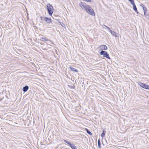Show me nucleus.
I'll use <instances>...</instances> for the list:
<instances>
[{
    "mask_svg": "<svg viewBox=\"0 0 149 149\" xmlns=\"http://www.w3.org/2000/svg\"><path fill=\"white\" fill-rule=\"evenodd\" d=\"M85 10L88 13L91 15L93 16L95 15V12L88 5Z\"/></svg>",
    "mask_w": 149,
    "mask_h": 149,
    "instance_id": "1",
    "label": "nucleus"
},
{
    "mask_svg": "<svg viewBox=\"0 0 149 149\" xmlns=\"http://www.w3.org/2000/svg\"><path fill=\"white\" fill-rule=\"evenodd\" d=\"M64 141L66 143H67L69 145V146H70V144H71V143H70L68 141H67V140H64Z\"/></svg>",
    "mask_w": 149,
    "mask_h": 149,
    "instance_id": "18",
    "label": "nucleus"
},
{
    "mask_svg": "<svg viewBox=\"0 0 149 149\" xmlns=\"http://www.w3.org/2000/svg\"><path fill=\"white\" fill-rule=\"evenodd\" d=\"M69 67L70 69L72 71H73V72H78V70H77L75 68L72 67L71 66H70Z\"/></svg>",
    "mask_w": 149,
    "mask_h": 149,
    "instance_id": "10",
    "label": "nucleus"
},
{
    "mask_svg": "<svg viewBox=\"0 0 149 149\" xmlns=\"http://www.w3.org/2000/svg\"><path fill=\"white\" fill-rule=\"evenodd\" d=\"M141 6L142 7L143 10L144 15L145 17H146L147 15L146 14V13L147 11V8H146V7L144 6L143 5V4L141 5Z\"/></svg>",
    "mask_w": 149,
    "mask_h": 149,
    "instance_id": "6",
    "label": "nucleus"
},
{
    "mask_svg": "<svg viewBox=\"0 0 149 149\" xmlns=\"http://www.w3.org/2000/svg\"><path fill=\"white\" fill-rule=\"evenodd\" d=\"M100 141L99 140L98 141V146L99 148H100Z\"/></svg>",
    "mask_w": 149,
    "mask_h": 149,
    "instance_id": "19",
    "label": "nucleus"
},
{
    "mask_svg": "<svg viewBox=\"0 0 149 149\" xmlns=\"http://www.w3.org/2000/svg\"><path fill=\"white\" fill-rule=\"evenodd\" d=\"M62 26L63 27H65V25L64 24H63V25H62Z\"/></svg>",
    "mask_w": 149,
    "mask_h": 149,
    "instance_id": "21",
    "label": "nucleus"
},
{
    "mask_svg": "<svg viewBox=\"0 0 149 149\" xmlns=\"http://www.w3.org/2000/svg\"><path fill=\"white\" fill-rule=\"evenodd\" d=\"M110 32L111 34V35L114 36L116 37L118 36V33H116L114 31H112V30L110 31Z\"/></svg>",
    "mask_w": 149,
    "mask_h": 149,
    "instance_id": "8",
    "label": "nucleus"
},
{
    "mask_svg": "<svg viewBox=\"0 0 149 149\" xmlns=\"http://www.w3.org/2000/svg\"><path fill=\"white\" fill-rule=\"evenodd\" d=\"M28 86H26L23 88L22 90L23 91H24V92H26L28 90Z\"/></svg>",
    "mask_w": 149,
    "mask_h": 149,
    "instance_id": "12",
    "label": "nucleus"
},
{
    "mask_svg": "<svg viewBox=\"0 0 149 149\" xmlns=\"http://www.w3.org/2000/svg\"><path fill=\"white\" fill-rule=\"evenodd\" d=\"M70 146L71 148L72 149H77L76 147L74 144H70Z\"/></svg>",
    "mask_w": 149,
    "mask_h": 149,
    "instance_id": "14",
    "label": "nucleus"
},
{
    "mask_svg": "<svg viewBox=\"0 0 149 149\" xmlns=\"http://www.w3.org/2000/svg\"><path fill=\"white\" fill-rule=\"evenodd\" d=\"M104 131H103V132L101 136L103 138L104 136L105 133H104Z\"/></svg>",
    "mask_w": 149,
    "mask_h": 149,
    "instance_id": "17",
    "label": "nucleus"
},
{
    "mask_svg": "<svg viewBox=\"0 0 149 149\" xmlns=\"http://www.w3.org/2000/svg\"><path fill=\"white\" fill-rule=\"evenodd\" d=\"M132 4L133 6V9L136 12H137V13H138V12H137V10L136 7L135 6V3H134Z\"/></svg>",
    "mask_w": 149,
    "mask_h": 149,
    "instance_id": "11",
    "label": "nucleus"
},
{
    "mask_svg": "<svg viewBox=\"0 0 149 149\" xmlns=\"http://www.w3.org/2000/svg\"><path fill=\"white\" fill-rule=\"evenodd\" d=\"M132 4L134 3V0H128Z\"/></svg>",
    "mask_w": 149,
    "mask_h": 149,
    "instance_id": "20",
    "label": "nucleus"
},
{
    "mask_svg": "<svg viewBox=\"0 0 149 149\" xmlns=\"http://www.w3.org/2000/svg\"><path fill=\"white\" fill-rule=\"evenodd\" d=\"M47 8L49 14L50 15H52L53 12V6L49 4H47Z\"/></svg>",
    "mask_w": 149,
    "mask_h": 149,
    "instance_id": "2",
    "label": "nucleus"
},
{
    "mask_svg": "<svg viewBox=\"0 0 149 149\" xmlns=\"http://www.w3.org/2000/svg\"><path fill=\"white\" fill-rule=\"evenodd\" d=\"M100 47L102 50H106L107 49V47L105 45H101Z\"/></svg>",
    "mask_w": 149,
    "mask_h": 149,
    "instance_id": "7",
    "label": "nucleus"
},
{
    "mask_svg": "<svg viewBox=\"0 0 149 149\" xmlns=\"http://www.w3.org/2000/svg\"><path fill=\"white\" fill-rule=\"evenodd\" d=\"M100 54L103 55L104 57H106L109 59H110V58L109 56V54L105 51H102L100 52Z\"/></svg>",
    "mask_w": 149,
    "mask_h": 149,
    "instance_id": "3",
    "label": "nucleus"
},
{
    "mask_svg": "<svg viewBox=\"0 0 149 149\" xmlns=\"http://www.w3.org/2000/svg\"><path fill=\"white\" fill-rule=\"evenodd\" d=\"M85 130H86V132H87V133L88 134H89V135H92V133L90 132L86 128Z\"/></svg>",
    "mask_w": 149,
    "mask_h": 149,
    "instance_id": "15",
    "label": "nucleus"
},
{
    "mask_svg": "<svg viewBox=\"0 0 149 149\" xmlns=\"http://www.w3.org/2000/svg\"><path fill=\"white\" fill-rule=\"evenodd\" d=\"M104 26H105L106 28V29L107 30H108L109 31V32L110 31H111V30L109 28V27H108L107 26H106V25H104Z\"/></svg>",
    "mask_w": 149,
    "mask_h": 149,
    "instance_id": "16",
    "label": "nucleus"
},
{
    "mask_svg": "<svg viewBox=\"0 0 149 149\" xmlns=\"http://www.w3.org/2000/svg\"><path fill=\"white\" fill-rule=\"evenodd\" d=\"M79 5L82 9H83V8H84L85 10L88 6V5H86L85 3L83 2L79 3Z\"/></svg>",
    "mask_w": 149,
    "mask_h": 149,
    "instance_id": "5",
    "label": "nucleus"
},
{
    "mask_svg": "<svg viewBox=\"0 0 149 149\" xmlns=\"http://www.w3.org/2000/svg\"><path fill=\"white\" fill-rule=\"evenodd\" d=\"M41 39L42 40V41H44V40H45V41H49L50 42H49V43H51H51L53 44V43H52L51 41H49L47 38H41Z\"/></svg>",
    "mask_w": 149,
    "mask_h": 149,
    "instance_id": "13",
    "label": "nucleus"
},
{
    "mask_svg": "<svg viewBox=\"0 0 149 149\" xmlns=\"http://www.w3.org/2000/svg\"><path fill=\"white\" fill-rule=\"evenodd\" d=\"M44 20L47 23H50L51 22V19L47 17H45Z\"/></svg>",
    "mask_w": 149,
    "mask_h": 149,
    "instance_id": "9",
    "label": "nucleus"
},
{
    "mask_svg": "<svg viewBox=\"0 0 149 149\" xmlns=\"http://www.w3.org/2000/svg\"><path fill=\"white\" fill-rule=\"evenodd\" d=\"M138 84L143 88L146 89H149V85H146L141 82H139Z\"/></svg>",
    "mask_w": 149,
    "mask_h": 149,
    "instance_id": "4",
    "label": "nucleus"
}]
</instances>
